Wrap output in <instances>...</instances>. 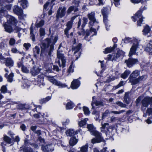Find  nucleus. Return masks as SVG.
Wrapping results in <instances>:
<instances>
[{
  "label": "nucleus",
  "instance_id": "1",
  "mask_svg": "<svg viewBox=\"0 0 152 152\" xmlns=\"http://www.w3.org/2000/svg\"><path fill=\"white\" fill-rule=\"evenodd\" d=\"M58 39L57 36L51 37L50 38H47L42 42L41 46V52L48 53L50 56L52 52L54 50V46Z\"/></svg>",
  "mask_w": 152,
  "mask_h": 152
},
{
  "label": "nucleus",
  "instance_id": "2",
  "mask_svg": "<svg viewBox=\"0 0 152 152\" xmlns=\"http://www.w3.org/2000/svg\"><path fill=\"white\" fill-rule=\"evenodd\" d=\"M123 41H124L125 43H127L132 41L133 42V45L130 49L129 53V57H131L134 54H136L137 55H138V53L137 52V51L139 48V43L140 40L135 38L132 40L131 38L127 37L125 38L124 40H123Z\"/></svg>",
  "mask_w": 152,
  "mask_h": 152
},
{
  "label": "nucleus",
  "instance_id": "3",
  "mask_svg": "<svg viewBox=\"0 0 152 152\" xmlns=\"http://www.w3.org/2000/svg\"><path fill=\"white\" fill-rule=\"evenodd\" d=\"M87 128L90 131L91 134L96 137V138H93L91 140L92 143L104 142V140L101 136V133L95 129V128L92 124H88Z\"/></svg>",
  "mask_w": 152,
  "mask_h": 152
},
{
  "label": "nucleus",
  "instance_id": "4",
  "mask_svg": "<svg viewBox=\"0 0 152 152\" xmlns=\"http://www.w3.org/2000/svg\"><path fill=\"white\" fill-rule=\"evenodd\" d=\"M83 22L81 26L82 28L81 29H79L78 30V33L79 35L80 36L82 35L84 36L86 34V36L84 37V38L85 39H86L87 37L89 36L90 32H94L95 33L96 31V29L92 28V27H90L89 31L87 29L86 31V32H84V30L83 28L87 24L88 21V19L87 18L83 17Z\"/></svg>",
  "mask_w": 152,
  "mask_h": 152
},
{
  "label": "nucleus",
  "instance_id": "5",
  "mask_svg": "<svg viewBox=\"0 0 152 152\" xmlns=\"http://www.w3.org/2000/svg\"><path fill=\"white\" fill-rule=\"evenodd\" d=\"M109 124L104 123L102 124L101 128V132L105 133L107 136L110 137H112L114 134L113 132V127L111 126H108Z\"/></svg>",
  "mask_w": 152,
  "mask_h": 152
},
{
  "label": "nucleus",
  "instance_id": "6",
  "mask_svg": "<svg viewBox=\"0 0 152 152\" xmlns=\"http://www.w3.org/2000/svg\"><path fill=\"white\" fill-rule=\"evenodd\" d=\"M62 46V43H61L59 45L58 50L57 53V58L60 59L61 61V64L59 61H58L57 62L60 67L64 68L65 66V63L66 62V59L64 54L61 49V48Z\"/></svg>",
  "mask_w": 152,
  "mask_h": 152
},
{
  "label": "nucleus",
  "instance_id": "7",
  "mask_svg": "<svg viewBox=\"0 0 152 152\" xmlns=\"http://www.w3.org/2000/svg\"><path fill=\"white\" fill-rule=\"evenodd\" d=\"M54 76H47L48 80L53 84L57 86L59 88H63L66 87L67 86L64 84L62 83L60 81L55 79Z\"/></svg>",
  "mask_w": 152,
  "mask_h": 152
},
{
  "label": "nucleus",
  "instance_id": "8",
  "mask_svg": "<svg viewBox=\"0 0 152 152\" xmlns=\"http://www.w3.org/2000/svg\"><path fill=\"white\" fill-rule=\"evenodd\" d=\"M139 71L135 70L131 74L129 79L132 84H136L138 83V80L135 79L139 75Z\"/></svg>",
  "mask_w": 152,
  "mask_h": 152
},
{
  "label": "nucleus",
  "instance_id": "9",
  "mask_svg": "<svg viewBox=\"0 0 152 152\" xmlns=\"http://www.w3.org/2000/svg\"><path fill=\"white\" fill-rule=\"evenodd\" d=\"M107 9L106 7H103L102 10L101 12L103 17V21L104 23L106 29L108 31L109 29V27L110 25H109L107 19Z\"/></svg>",
  "mask_w": 152,
  "mask_h": 152
},
{
  "label": "nucleus",
  "instance_id": "10",
  "mask_svg": "<svg viewBox=\"0 0 152 152\" xmlns=\"http://www.w3.org/2000/svg\"><path fill=\"white\" fill-rule=\"evenodd\" d=\"M142 11L141 10L138 11L135 14L134 17H132L133 21L135 22L136 20H137V25L139 26H140L142 21V17L141 15Z\"/></svg>",
  "mask_w": 152,
  "mask_h": 152
},
{
  "label": "nucleus",
  "instance_id": "11",
  "mask_svg": "<svg viewBox=\"0 0 152 152\" xmlns=\"http://www.w3.org/2000/svg\"><path fill=\"white\" fill-rule=\"evenodd\" d=\"M142 110L143 111L145 110L150 104L152 107V97L150 98L147 97L144 98L142 101Z\"/></svg>",
  "mask_w": 152,
  "mask_h": 152
},
{
  "label": "nucleus",
  "instance_id": "12",
  "mask_svg": "<svg viewBox=\"0 0 152 152\" xmlns=\"http://www.w3.org/2000/svg\"><path fill=\"white\" fill-rule=\"evenodd\" d=\"M66 10V8L64 7H59L57 12L56 18L58 19L64 17L65 14Z\"/></svg>",
  "mask_w": 152,
  "mask_h": 152
},
{
  "label": "nucleus",
  "instance_id": "13",
  "mask_svg": "<svg viewBox=\"0 0 152 152\" xmlns=\"http://www.w3.org/2000/svg\"><path fill=\"white\" fill-rule=\"evenodd\" d=\"M95 15V13L94 12H91L88 14V17L90 20L88 23L89 27H90L91 26H92L93 24L95 23L96 22L97 23H98L96 20Z\"/></svg>",
  "mask_w": 152,
  "mask_h": 152
},
{
  "label": "nucleus",
  "instance_id": "14",
  "mask_svg": "<svg viewBox=\"0 0 152 152\" xmlns=\"http://www.w3.org/2000/svg\"><path fill=\"white\" fill-rule=\"evenodd\" d=\"M77 17V16H74L72 17L71 20L69 21L66 25L67 26L64 31V33L67 37H69V35L68 34L69 31L72 28L73 20Z\"/></svg>",
  "mask_w": 152,
  "mask_h": 152
},
{
  "label": "nucleus",
  "instance_id": "15",
  "mask_svg": "<svg viewBox=\"0 0 152 152\" xmlns=\"http://www.w3.org/2000/svg\"><path fill=\"white\" fill-rule=\"evenodd\" d=\"M138 61L137 59L129 58L128 60L125 61V63H126L127 66L129 67H131L133 65L137 63Z\"/></svg>",
  "mask_w": 152,
  "mask_h": 152
},
{
  "label": "nucleus",
  "instance_id": "16",
  "mask_svg": "<svg viewBox=\"0 0 152 152\" xmlns=\"http://www.w3.org/2000/svg\"><path fill=\"white\" fill-rule=\"evenodd\" d=\"M81 44L80 43H79L77 46L76 47H73L72 49V51L74 52V55H75L77 53L78 55V57L77 56V55H75V56H76V59H77L79 57L80 55V50H81Z\"/></svg>",
  "mask_w": 152,
  "mask_h": 152
},
{
  "label": "nucleus",
  "instance_id": "17",
  "mask_svg": "<svg viewBox=\"0 0 152 152\" xmlns=\"http://www.w3.org/2000/svg\"><path fill=\"white\" fill-rule=\"evenodd\" d=\"M54 145L50 144L46 145H42V149L44 152H52L54 150Z\"/></svg>",
  "mask_w": 152,
  "mask_h": 152
},
{
  "label": "nucleus",
  "instance_id": "18",
  "mask_svg": "<svg viewBox=\"0 0 152 152\" xmlns=\"http://www.w3.org/2000/svg\"><path fill=\"white\" fill-rule=\"evenodd\" d=\"M7 23L11 25H14L17 22V20L14 17L10 15H9L7 16Z\"/></svg>",
  "mask_w": 152,
  "mask_h": 152
},
{
  "label": "nucleus",
  "instance_id": "19",
  "mask_svg": "<svg viewBox=\"0 0 152 152\" xmlns=\"http://www.w3.org/2000/svg\"><path fill=\"white\" fill-rule=\"evenodd\" d=\"M80 84V82L77 79H74L71 83V87L73 89L77 88Z\"/></svg>",
  "mask_w": 152,
  "mask_h": 152
},
{
  "label": "nucleus",
  "instance_id": "20",
  "mask_svg": "<svg viewBox=\"0 0 152 152\" xmlns=\"http://www.w3.org/2000/svg\"><path fill=\"white\" fill-rule=\"evenodd\" d=\"M5 65L9 67H11L13 66L14 62L11 58H7L5 60Z\"/></svg>",
  "mask_w": 152,
  "mask_h": 152
},
{
  "label": "nucleus",
  "instance_id": "21",
  "mask_svg": "<svg viewBox=\"0 0 152 152\" xmlns=\"http://www.w3.org/2000/svg\"><path fill=\"white\" fill-rule=\"evenodd\" d=\"M151 32V28L148 25H146L144 26L142 31L143 35L146 36L150 34Z\"/></svg>",
  "mask_w": 152,
  "mask_h": 152
},
{
  "label": "nucleus",
  "instance_id": "22",
  "mask_svg": "<svg viewBox=\"0 0 152 152\" xmlns=\"http://www.w3.org/2000/svg\"><path fill=\"white\" fill-rule=\"evenodd\" d=\"M39 72L40 69L38 67L34 66L31 69L30 73L32 75L35 76L38 74Z\"/></svg>",
  "mask_w": 152,
  "mask_h": 152
},
{
  "label": "nucleus",
  "instance_id": "23",
  "mask_svg": "<svg viewBox=\"0 0 152 152\" xmlns=\"http://www.w3.org/2000/svg\"><path fill=\"white\" fill-rule=\"evenodd\" d=\"M13 11L15 14L18 15H20L23 13L22 10L17 6L14 7Z\"/></svg>",
  "mask_w": 152,
  "mask_h": 152
},
{
  "label": "nucleus",
  "instance_id": "24",
  "mask_svg": "<svg viewBox=\"0 0 152 152\" xmlns=\"http://www.w3.org/2000/svg\"><path fill=\"white\" fill-rule=\"evenodd\" d=\"M4 26L5 31L11 33L13 31L11 26L9 24H8L7 23H5L4 25Z\"/></svg>",
  "mask_w": 152,
  "mask_h": 152
},
{
  "label": "nucleus",
  "instance_id": "25",
  "mask_svg": "<svg viewBox=\"0 0 152 152\" xmlns=\"http://www.w3.org/2000/svg\"><path fill=\"white\" fill-rule=\"evenodd\" d=\"M33 51L34 55L35 57H36L37 55L39 54L40 53V49L39 47L37 46H36L33 48Z\"/></svg>",
  "mask_w": 152,
  "mask_h": 152
},
{
  "label": "nucleus",
  "instance_id": "26",
  "mask_svg": "<svg viewBox=\"0 0 152 152\" xmlns=\"http://www.w3.org/2000/svg\"><path fill=\"white\" fill-rule=\"evenodd\" d=\"M124 54V53L121 50H118L115 57L113 58V60H116V59L120 57L121 56H123Z\"/></svg>",
  "mask_w": 152,
  "mask_h": 152
},
{
  "label": "nucleus",
  "instance_id": "27",
  "mask_svg": "<svg viewBox=\"0 0 152 152\" xmlns=\"http://www.w3.org/2000/svg\"><path fill=\"white\" fill-rule=\"evenodd\" d=\"M77 142V140L75 137H73L70 138L69 143L70 146H73L75 145Z\"/></svg>",
  "mask_w": 152,
  "mask_h": 152
},
{
  "label": "nucleus",
  "instance_id": "28",
  "mask_svg": "<svg viewBox=\"0 0 152 152\" xmlns=\"http://www.w3.org/2000/svg\"><path fill=\"white\" fill-rule=\"evenodd\" d=\"M78 10V8L77 7L75 6H71L69 7L68 9L67 12L68 14H69L72 11H74V12L77 11Z\"/></svg>",
  "mask_w": 152,
  "mask_h": 152
},
{
  "label": "nucleus",
  "instance_id": "29",
  "mask_svg": "<svg viewBox=\"0 0 152 152\" xmlns=\"http://www.w3.org/2000/svg\"><path fill=\"white\" fill-rule=\"evenodd\" d=\"M88 120V119L87 118L84 119H82L81 120L78 122V124L79 126L82 127L85 125L86 122Z\"/></svg>",
  "mask_w": 152,
  "mask_h": 152
},
{
  "label": "nucleus",
  "instance_id": "30",
  "mask_svg": "<svg viewBox=\"0 0 152 152\" xmlns=\"http://www.w3.org/2000/svg\"><path fill=\"white\" fill-rule=\"evenodd\" d=\"M7 73H6L5 75V76L7 77V81L9 82H12L13 80V77L14 74L12 73H11L9 75L7 76Z\"/></svg>",
  "mask_w": 152,
  "mask_h": 152
},
{
  "label": "nucleus",
  "instance_id": "31",
  "mask_svg": "<svg viewBox=\"0 0 152 152\" xmlns=\"http://www.w3.org/2000/svg\"><path fill=\"white\" fill-rule=\"evenodd\" d=\"M130 72L128 70H126L124 73L121 75V77L123 79H125L130 74Z\"/></svg>",
  "mask_w": 152,
  "mask_h": 152
},
{
  "label": "nucleus",
  "instance_id": "32",
  "mask_svg": "<svg viewBox=\"0 0 152 152\" xmlns=\"http://www.w3.org/2000/svg\"><path fill=\"white\" fill-rule=\"evenodd\" d=\"M110 114V112L109 110H106L102 114V118L103 120L106 117H108Z\"/></svg>",
  "mask_w": 152,
  "mask_h": 152
},
{
  "label": "nucleus",
  "instance_id": "33",
  "mask_svg": "<svg viewBox=\"0 0 152 152\" xmlns=\"http://www.w3.org/2000/svg\"><path fill=\"white\" fill-rule=\"evenodd\" d=\"M75 132L73 129H69L66 132V134L68 136H71L75 134Z\"/></svg>",
  "mask_w": 152,
  "mask_h": 152
},
{
  "label": "nucleus",
  "instance_id": "34",
  "mask_svg": "<svg viewBox=\"0 0 152 152\" xmlns=\"http://www.w3.org/2000/svg\"><path fill=\"white\" fill-rule=\"evenodd\" d=\"M74 106V104L72 102H67L66 105V108L67 109H71Z\"/></svg>",
  "mask_w": 152,
  "mask_h": 152
},
{
  "label": "nucleus",
  "instance_id": "35",
  "mask_svg": "<svg viewBox=\"0 0 152 152\" xmlns=\"http://www.w3.org/2000/svg\"><path fill=\"white\" fill-rule=\"evenodd\" d=\"M152 49V42L150 41L146 46L145 50L147 52H149Z\"/></svg>",
  "mask_w": 152,
  "mask_h": 152
},
{
  "label": "nucleus",
  "instance_id": "36",
  "mask_svg": "<svg viewBox=\"0 0 152 152\" xmlns=\"http://www.w3.org/2000/svg\"><path fill=\"white\" fill-rule=\"evenodd\" d=\"M30 34H31V38L33 41H34L35 40V38L34 35L33 33V28L32 26H31L30 28Z\"/></svg>",
  "mask_w": 152,
  "mask_h": 152
},
{
  "label": "nucleus",
  "instance_id": "37",
  "mask_svg": "<svg viewBox=\"0 0 152 152\" xmlns=\"http://www.w3.org/2000/svg\"><path fill=\"white\" fill-rule=\"evenodd\" d=\"M114 49V48L113 47L107 48L105 49L103 52L105 54H107L112 52Z\"/></svg>",
  "mask_w": 152,
  "mask_h": 152
},
{
  "label": "nucleus",
  "instance_id": "38",
  "mask_svg": "<svg viewBox=\"0 0 152 152\" xmlns=\"http://www.w3.org/2000/svg\"><path fill=\"white\" fill-rule=\"evenodd\" d=\"M21 5L23 7L25 8L27 7V0H21Z\"/></svg>",
  "mask_w": 152,
  "mask_h": 152
},
{
  "label": "nucleus",
  "instance_id": "39",
  "mask_svg": "<svg viewBox=\"0 0 152 152\" xmlns=\"http://www.w3.org/2000/svg\"><path fill=\"white\" fill-rule=\"evenodd\" d=\"M115 104H117L121 107L125 108L126 106V104L123 103L122 102L120 101H117L116 102Z\"/></svg>",
  "mask_w": 152,
  "mask_h": 152
},
{
  "label": "nucleus",
  "instance_id": "40",
  "mask_svg": "<svg viewBox=\"0 0 152 152\" xmlns=\"http://www.w3.org/2000/svg\"><path fill=\"white\" fill-rule=\"evenodd\" d=\"M88 145H86L80 148V151L82 152H87L88 151Z\"/></svg>",
  "mask_w": 152,
  "mask_h": 152
},
{
  "label": "nucleus",
  "instance_id": "41",
  "mask_svg": "<svg viewBox=\"0 0 152 152\" xmlns=\"http://www.w3.org/2000/svg\"><path fill=\"white\" fill-rule=\"evenodd\" d=\"M44 24V20H41L39 22L36 24V26L37 28H39L43 26Z\"/></svg>",
  "mask_w": 152,
  "mask_h": 152
},
{
  "label": "nucleus",
  "instance_id": "42",
  "mask_svg": "<svg viewBox=\"0 0 152 152\" xmlns=\"http://www.w3.org/2000/svg\"><path fill=\"white\" fill-rule=\"evenodd\" d=\"M83 110L85 115H88L90 113V111L88 108L86 107H83Z\"/></svg>",
  "mask_w": 152,
  "mask_h": 152
},
{
  "label": "nucleus",
  "instance_id": "43",
  "mask_svg": "<svg viewBox=\"0 0 152 152\" xmlns=\"http://www.w3.org/2000/svg\"><path fill=\"white\" fill-rule=\"evenodd\" d=\"M0 91L3 94H5L7 92V88L5 86H2L1 89Z\"/></svg>",
  "mask_w": 152,
  "mask_h": 152
},
{
  "label": "nucleus",
  "instance_id": "44",
  "mask_svg": "<svg viewBox=\"0 0 152 152\" xmlns=\"http://www.w3.org/2000/svg\"><path fill=\"white\" fill-rule=\"evenodd\" d=\"M21 69L22 71L24 73H28L29 72V69L24 66H22Z\"/></svg>",
  "mask_w": 152,
  "mask_h": 152
},
{
  "label": "nucleus",
  "instance_id": "45",
  "mask_svg": "<svg viewBox=\"0 0 152 152\" xmlns=\"http://www.w3.org/2000/svg\"><path fill=\"white\" fill-rule=\"evenodd\" d=\"M4 140L8 143L10 144L12 142L11 139L7 136H4Z\"/></svg>",
  "mask_w": 152,
  "mask_h": 152
},
{
  "label": "nucleus",
  "instance_id": "46",
  "mask_svg": "<svg viewBox=\"0 0 152 152\" xmlns=\"http://www.w3.org/2000/svg\"><path fill=\"white\" fill-rule=\"evenodd\" d=\"M119 119L117 117L112 116L110 117V121L111 122H118Z\"/></svg>",
  "mask_w": 152,
  "mask_h": 152
},
{
  "label": "nucleus",
  "instance_id": "47",
  "mask_svg": "<svg viewBox=\"0 0 152 152\" xmlns=\"http://www.w3.org/2000/svg\"><path fill=\"white\" fill-rule=\"evenodd\" d=\"M74 65H73V63L72 62L71 65L70 66L68 70V72L69 73L73 72H74L73 68Z\"/></svg>",
  "mask_w": 152,
  "mask_h": 152
},
{
  "label": "nucleus",
  "instance_id": "48",
  "mask_svg": "<svg viewBox=\"0 0 152 152\" xmlns=\"http://www.w3.org/2000/svg\"><path fill=\"white\" fill-rule=\"evenodd\" d=\"M23 46L26 50H28L31 47V45L30 43H25L23 44Z\"/></svg>",
  "mask_w": 152,
  "mask_h": 152
},
{
  "label": "nucleus",
  "instance_id": "49",
  "mask_svg": "<svg viewBox=\"0 0 152 152\" xmlns=\"http://www.w3.org/2000/svg\"><path fill=\"white\" fill-rule=\"evenodd\" d=\"M40 34L41 36H43L45 34V29L43 28H41L39 29Z\"/></svg>",
  "mask_w": 152,
  "mask_h": 152
},
{
  "label": "nucleus",
  "instance_id": "50",
  "mask_svg": "<svg viewBox=\"0 0 152 152\" xmlns=\"http://www.w3.org/2000/svg\"><path fill=\"white\" fill-rule=\"evenodd\" d=\"M125 112V110H120L118 111H112L111 113H114L115 114H119L121 113H122Z\"/></svg>",
  "mask_w": 152,
  "mask_h": 152
},
{
  "label": "nucleus",
  "instance_id": "51",
  "mask_svg": "<svg viewBox=\"0 0 152 152\" xmlns=\"http://www.w3.org/2000/svg\"><path fill=\"white\" fill-rule=\"evenodd\" d=\"M94 104H95L96 106H102L103 105V103L102 102L99 101H95V102L94 103Z\"/></svg>",
  "mask_w": 152,
  "mask_h": 152
},
{
  "label": "nucleus",
  "instance_id": "52",
  "mask_svg": "<svg viewBox=\"0 0 152 152\" xmlns=\"http://www.w3.org/2000/svg\"><path fill=\"white\" fill-rule=\"evenodd\" d=\"M125 84L124 83V82L123 81H121L118 84V85L115 86L116 88H118L120 87L121 86H122Z\"/></svg>",
  "mask_w": 152,
  "mask_h": 152
},
{
  "label": "nucleus",
  "instance_id": "53",
  "mask_svg": "<svg viewBox=\"0 0 152 152\" xmlns=\"http://www.w3.org/2000/svg\"><path fill=\"white\" fill-rule=\"evenodd\" d=\"M15 40L13 38H11L9 41V44L11 45H13L15 43Z\"/></svg>",
  "mask_w": 152,
  "mask_h": 152
},
{
  "label": "nucleus",
  "instance_id": "54",
  "mask_svg": "<svg viewBox=\"0 0 152 152\" xmlns=\"http://www.w3.org/2000/svg\"><path fill=\"white\" fill-rule=\"evenodd\" d=\"M51 98V97L50 96H48L46 98L44 99H42V103H45L49 100H50Z\"/></svg>",
  "mask_w": 152,
  "mask_h": 152
},
{
  "label": "nucleus",
  "instance_id": "55",
  "mask_svg": "<svg viewBox=\"0 0 152 152\" xmlns=\"http://www.w3.org/2000/svg\"><path fill=\"white\" fill-rule=\"evenodd\" d=\"M30 86L29 83L28 81H27L26 83H24L23 85V86L25 88H28Z\"/></svg>",
  "mask_w": 152,
  "mask_h": 152
},
{
  "label": "nucleus",
  "instance_id": "56",
  "mask_svg": "<svg viewBox=\"0 0 152 152\" xmlns=\"http://www.w3.org/2000/svg\"><path fill=\"white\" fill-rule=\"evenodd\" d=\"M53 69L57 72H58L60 70L58 66L57 65H54L53 66Z\"/></svg>",
  "mask_w": 152,
  "mask_h": 152
},
{
  "label": "nucleus",
  "instance_id": "57",
  "mask_svg": "<svg viewBox=\"0 0 152 152\" xmlns=\"http://www.w3.org/2000/svg\"><path fill=\"white\" fill-rule=\"evenodd\" d=\"M11 51L12 53H17L19 52L18 50L15 48H12L11 50Z\"/></svg>",
  "mask_w": 152,
  "mask_h": 152
},
{
  "label": "nucleus",
  "instance_id": "58",
  "mask_svg": "<svg viewBox=\"0 0 152 152\" xmlns=\"http://www.w3.org/2000/svg\"><path fill=\"white\" fill-rule=\"evenodd\" d=\"M95 96H93L92 97L93 101L91 103V105L92 106V109H94V103L95 102V101L94 100V99H95Z\"/></svg>",
  "mask_w": 152,
  "mask_h": 152
},
{
  "label": "nucleus",
  "instance_id": "59",
  "mask_svg": "<svg viewBox=\"0 0 152 152\" xmlns=\"http://www.w3.org/2000/svg\"><path fill=\"white\" fill-rule=\"evenodd\" d=\"M19 108L20 109L24 110L25 109V105L24 104H20L19 105Z\"/></svg>",
  "mask_w": 152,
  "mask_h": 152
},
{
  "label": "nucleus",
  "instance_id": "60",
  "mask_svg": "<svg viewBox=\"0 0 152 152\" xmlns=\"http://www.w3.org/2000/svg\"><path fill=\"white\" fill-rule=\"evenodd\" d=\"M23 151L24 152H32L31 149H28V148H25L23 147Z\"/></svg>",
  "mask_w": 152,
  "mask_h": 152
},
{
  "label": "nucleus",
  "instance_id": "61",
  "mask_svg": "<svg viewBox=\"0 0 152 152\" xmlns=\"http://www.w3.org/2000/svg\"><path fill=\"white\" fill-rule=\"evenodd\" d=\"M23 62L22 61H20L18 62L17 63V65L18 67H22V66H23Z\"/></svg>",
  "mask_w": 152,
  "mask_h": 152
},
{
  "label": "nucleus",
  "instance_id": "62",
  "mask_svg": "<svg viewBox=\"0 0 152 152\" xmlns=\"http://www.w3.org/2000/svg\"><path fill=\"white\" fill-rule=\"evenodd\" d=\"M131 1L134 3H138L141 1V0H131Z\"/></svg>",
  "mask_w": 152,
  "mask_h": 152
},
{
  "label": "nucleus",
  "instance_id": "63",
  "mask_svg": "<svg viewBox=\"0 0 152 152\" xmlns=\"http://www.w3.org/2000/svg\"><path fill=\"white\" fill-rule=\"evenodd\" d=\"M125 102L127 104H129L130 102V100L129 98H124Z\"/></svg>",
  "mask_w": 152,
  "mask_h": 152
},
{
  "label": "nucleus",
  "instance_id": "64",
  "mask_svg": "<svg viewBox=\"0 0 152 152\" xmlns=\"http://www.w3.org/2000/svg\"><path fill=\"white\" fill-rule=\"evenodd\" d=\"M147 113L150 114L152 113V108H148L147 110Z\"/></svg>",
  "mask_w": 152,
  "mask_h": 152
}]
</instances>
